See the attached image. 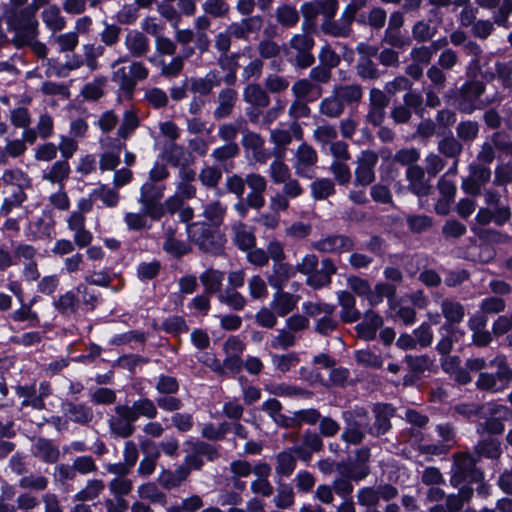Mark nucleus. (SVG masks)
I'll use <instances>...</instances> for the list:
<instances>
[{
    "label": "nucleus",
    "mask_w": 512,
    "mask_h": 512,
    "mask_svg": "<svg viewBox=\"0 0 512 512\" xmlns=\"http://www.w3.org/2000/svg\"><path fill=\"white\" fill-rule=\"evenodd\" d=\"M488 365L495 367L496 372H480L475 382L476 387L481 391L490 393L504 391L512 380V369L509 367L506 358L498 355Z\"/></svg>",
    "instance_id": "obj_1"
},
{
    "label": "nucleus",
    "mask_w": 512,
    "mask_h": 512,
    "mask_svg": "<svg viewBox=\"0 0 512 512\" xmlns=\"http://www.w3.org/2000/svg\"><path fill=\"white\" fill-rule=\"evenodd\" d=\"M186 231L188 238L205 252L215 253L221 247V236L212 231L204 222L188 224Z\"/></svg>",
    "instance_id": "obj_2"
},
{
    "label": "nucleus",
    "mask_w": 512,
    "mask_h": 512,
    "mask_svg": "<svg viewBox=\"0 0 512 512\" xmlns=\"http://www.w3.org/2000/svg\"><path fill=\"white\" fill-rule=\"evenodd\" d=\"M482 477V473L475 468V460L472 456L465 453H459L454 456L450 478L452 486L457 487L465 481L477 482L482 480Z\"/></svg>",
    "instance_id": "obj_3"
},
{
    "label": "nucleus",
    "mask_w": 512,
    "mask_h": 512,
    "mask_svg": "<svg viewBox=\"0 0 512 512\" xmlns=\"http://www.w3.org/2000/svg\"><path fill=\"white\" fill-rule=\"evenodd\" d=\"M346 428L341 438L352 445L361 443L365 431L369 430L368 416L364 409H356L354 412L344 414Z\"/></svg>",
    "instance_id": "obj_4"
},
{
    "label": "nucleus",
    "mask_w": 512,
    "mask_h": 512,
    "mask_svg": "<svg viewBox=\"0 0 512 512\" xmlns=\"http://www.w3.org/2000/svg\"><path fill=\"white\" fill-rule=\"evenodd\" d=\"M379 157L376 152L366 150L361 153L357 159V166L355 169V186L366 187L375 180V167L378 163Z\"/></svg>",
    "instance_id": "obj_5"
},
{
    "label": "nucleus",
    "mask_w": 512,
    "mask_h": 512,
    "mask_svg": "<svg viewBox=\"0 0 512 512\" xmlns=\"http://www.w3.org/2000/svg\"><path fill=\"white\" fill-rule=\"evenodd\" d=\"M115 415L109 418V428L113 435L127 438L134 432L133 414L128 405H117L114 408Z\"/></svg>",
    "instance_id": "obj_6"
},
{
    "label": "nucleus",
    "mask_w": 512,
    "mask_h": 512,
    "mask_svg": "<svg viewBox=\"0 0 512 512\" xmlns=\"http://www.w3.org/2000/svg\"><path fill=\"white\" fill-rule=\"evenodd\" d=\"M245 184L250 192L245 198L247 205L254 209H260L265 204L264 193L267 188V180L264 176L256 173L247 174Z\"/></svg>",
    "instance_id": "obj_7"
},
{
    "label": "nucleus",
    "mask_w": 512,
    "mask_h": 512,
    "mask_svg": "<svg viewBox=\"0 0 512 512\" xmlns=\"http://www.w3.org/2000/svg\"><path fill=\"white\" fill-rule=\"evenodd\" d=\"M484 92V85L479 81H471L466 83L461 88V95L459 99V108L467 113L480 108L483 102L480 96Z\"/></svg>",
    "instance_id": "obj_8"
},
{
    "label": "nucleus",
    "mask_w": 512,
    "mask_h": 512,
    "mask_svg": "<svg viewBox=\"0 0 512 512\" xmlns=\"http://www.w3.org/2000/svg\"><path fill=\"white\" fill-rule=\"evenodd\" d=\"M66 222L68 229L73 232V240L76 246L83 248L92 242L93 235L85 227V215H82L81 212L73 211L68 216Z\"/></svg>",
    "instance_id": "obj_9"
},
{
    "label": "nucleus",
    "mask_w": 512,
    "mask_h": 512,
    "mask_svg": "<svg viewBox=\"0 0 512 512\" xmlns=\"http://www.w3.org/2000/svg\"><path fill=\"white\" fill-rule=\"evenodd\" d=\"M102 148H111V150L104 151L99 157V169L101 171H112L120 163V151L124 144L117 139L107 137L100 140Z\"/></svg>",
    "instance_id": "obj_10"
},
{
    "label": "nucleus",
    "mask_w": 512,
    "mask_h": 512,
    "mask_svg": "<svg viewBox=\"0 0 512 512\" xmlns=\"http://www.w3.org/2000/svg\"><path fill=\"white\" fill-rule=\"evenodd\" d=\"M317 160V152L311 146L307 144L300 145L295 153V173L300 177L311 178V170Z\"/></svg>",
    "instance_id": "obj_11"
},
{
    "label": "nucleus",
    "mask_w": 512,
    "mask_h": 512,
    "mask_svg": "<svg viewBox=\"0 0 512 512\" xmlns=\"http://www.w3.org/2000/svg\"><path fill=\"white\" fill-rule=\"evenodd\" d=\"M311 246L322 253H343L353 248V242L344 235H330L313 242Z\"/></svg>",
    "instance_id": "obj_12"
},
{
    "label": "nucleus",
    "mask_w": 512,
    "mask_h": 512,
    "mask_svg": "<svg viewBox=\"0 0 512 512\" xmlns=\"http://www.w3.org/2000/svg\"><path fill=\"white\" fill-rule=\"evenodd\" d=\"M425 170L421 166H410L406 170L408 189L418 197L426 196L431 191L430 180L425 177Z\"/></svg>",
    "instance_id": "obj_13"
},
{
    "label": "nucleus",
    "mask_w": 512,
    "mask_h": 512,
    "mask_svg": "<svg viewBox=\"0 0 512 512\" xmlns=\"http://www.w3.org/2000/svg\"><path fill=\"white\" fill-rule=\"evenodd\" d=\"M337 271L334 262L325 258L321 262V268L315 269L309 276H307L306 284L313 289H321L327 287L331 283V277Z\"/></svg>",
    "instance_id": "obj_14"
},
{
    "label": "nucleus",
    "mask_w": 512,
    "mask_h": 512,
    "mask_svg": "<svg viewBox=\"0 0 512 512\" xmlns=\"http://www.w3.org/2000/svg\"><path fill=\"white\" fill-rule=\"evenodd\" d=\"M271 474V467L267 463H258L253 467V475L255 479L251 483V491L268 497L273 493V486L268 478Z\"/></svg>",
    "instance_id": "obj_15"
},
{
    "label": "nucleus",
    "mask_w": 512,
    "mask_h": 512,
    "mask_svg": "<svg viewBox=\"0 0 512 512\" xmlns=\"http://www.w3.org/2000/svg\"><path fill=\"white\" fill-rule=\"evenodd\" d=\"M302 128L297 122L291 123L287 128H275L270 131V140L277 148H285L293 139L302 138Z\"/></svg>",
    "instance_id": "obj_16"
},
{
    "label": "nucleus",
    "mask_w": 512,
    "mask_h": 512,
    "mask_svg": "<svg viewBox=\"0 0 512 512\" xmlns=\"http://www.w3.org/2000/svg\"><path fill=\"white\" fill-rule=\"evenodd\" d=\"M124 46L132 57H142L150 47V41L142 31L130 30L124 38Z\"/></svg>",
    "instance_id": "obj_17"
},
{
    "label": "nucleus",
    "mask_w": 512,
    "mask_h": 512,
    "mask_svg": "<svg viewBox=\"0 0 512 512\" xmlns=\"http://www.w3.org/2000/svg\"><path fill=\"white\" fill-rule=\"evenodd\" d=\"M375 422L369 427V432L375 435H381L390 428V418L394 414V409L387 404H377L374 407Z\"/></svg>",
    "instance_id": "obj_18"
},
{
    "label": "nucleus",
    "mask_w": 512,
    "mask_h": 512,
    "mask_svg": "<svg viewBox=\"0 0 512 512\" xmlns=\"http://www.w3.org/2000/svg\"><path fill=\"white\" fill-rule=\"evenodd\" d=\"M63 412L70 421L79 424H87L93 419L92 409L82 403L66 402Z\"/></svg>",
    "instance_id": "obj_19"
},
{
    "label": "nucleus",
    "mask_w": 512,
    "mask_h": 512,
    "mask_svg": "<svg viewBox=\"0 0 512 512\" xmlns=\"http://www.w3.org/2000/svg\"><path fill=\"white\" fill-rule=\"evenodd\" d=\"M298 299V296L288 292H276L270 307L278 316L284 317L296 307Z\"/></svg>",
    "instance_id": "obj_20"
},
{
    "label": "nucleus",
    "mask_w": 512,
    "mask_h": 512,
    "mask_svg": "<svg viewBox=\"0 0 512 512\" xmlns=\"http://www.w3.org/2000/svg\"><path fill=\"white\" fill-rule=\"evenodd\" d=\"M293 96L297 99L315 101L321 95V88L308 79L297 80L291 88Z\"/></svg>",
    "instance_id": "obj_21"
},
{
    "label": "nucleus",
    "mask_w": 512,
    "mask_h": 512,
    "mask_svg": "<svg viewBox=\"0 0 512 512\" xmlns=\"http://www.w3.org/2000/svg\"><path fill=\"white\" fill-rule=\"evenodd\" d=\"M233 240L239 249L248 251L255 245V235L244 223L237 222L232 226Z\"/></svg>",
    "instance_id": "obj_22"
},
{
    "label": "nucleus",
    "mask_w": 512,
    "mask_h": 512,
    "mask_svg": "<svg viewBox=\"0 0 512 512\" xmlns=\"http://www.w3.org/2000/svg\"><path fill=\"white\" fill-rule=\"evenodd\" d=\"M338 301L341 306L340 317L344 322H355L360 318V312L355 307V298L350 292L341 291Z\"/></svg>",
    "instance_id": "obj_23"
},
{
    "label": "nucleus",
    "mask_w": 512,
    "mask_h": 512,
    "mask_svg": "<svg viewBox=\"0 0 512 512\" xmlns=\"http://www.w3.org/2000/svg\"><path fill=\"white\" fill-rule=\"evenodd\" d=\"M383 324L382 318L373 311H368L365 316L363 322L357 325L356 329L362 338L366 340H371L375 337L376 331Z\"/></svg>",
    "instance_id": "obj_24"
},
{
    "label": "nucleus",
    "mask_w": 512,
    "mask_h": 512,
    "mask_svg": "<svg viewBox=\"0 0 512 512\" xmlns=\"http://www.w3.org/2000/svg\"><path fill=\"white\" fill-rule=\"evenodd\" d=\"M243 99L254 107L264 108L269 105L270 98L259 84H248L243 91Z\"/></svg>",
    "instance_id": "obj_25"
},
{
    "label": "nucleus",
    "mask_w": 512,
    "mask_h": 512,
    "mask_svg": "<svg viewBox=\"0 0 512 512\" xmlns=\"http://www.w3.org/2000/svg\"><path fill=\"white\" fill-rule=\"evenodd\" d=\"M41 18L46 27L53 33L61 31L66 26L65 18L61 15L60 9L56 5H49L41 12Z\"/></svg>",
    "instance_id": "obj_26"
},
{
    "label": "nucleus",
    "mask_w": 512,
    "mask_h": 512,
    "mask_svg": "<svg viewBox=\"0 0 512 512\" xmlns=\"http://www.w3.org/2000/svg\"><path fill=\"white\" fill-rule=\"evenodd\" d=\"M191 82V90L200 95L209 94L214 87L220 85V77L218 72L213 70L208 72L204 77L201 78H192Z\"/></svg>",
    "instance_id": "obj_27"
},
{
    "label": "nucleus",
    "mask_w": 512,
    "mask_h": 512,
    "mask_svg": "<svg viewBox=\"0 0 512 512\" xmlns=\"http://www.w3.org/2000/svg\"><path fill=\"white\" fill-rule=\"evenodd\" d=\"M264 139L257 133L246 131L242 138V144L252 151L254 158L259 162H265L267 154L263 150Z\"/></svg>",
    "instance_id": "obj_28"
},
{
    "label": "nucleus",
    "mask_w": 512,
    "mask_h": 512,
    "mask_svg": "<svg viewBox=\"0 0 512 512\" xmlns=\"http://www.w3.org/2000/svg\"><path fill=\"white\" fill-rule=\"evenodd\" d=\"M236 100L237 92L235 90L230 88L222 90L218 97V107L214 112L215 117L220 119L229 116L233 110Z\"/></svg>",
    "instance_id": "obj_29"
},
{
    "label": "nucleus",
    "mask_w": 512,
    "mask_h": 512,
    "mask_svg": "<svg viewBox=\"0 0 512 512\" xmlns=\"http://www.w3.org/2000/svg\"><path fill=\"white\" fill-rule=\"evenodd\" d=\"M323 446L322 440L316 433L307 432L303 437V443L296 447L294 452L303 460H308L313 452L319 451Z\"/></svg>",
    "instance_id": "obj_30"
},
{
    "label": "nucleus",
    "mask_w": 512,
    "mask_h": 512,
    "mask_svg": "<svg viewBox=\"0 0 512 512\" xmlns=\"http://www.w3.org/2000/svg\"><path fill=\"white\" fill-rule=\"evenodd\" d=\"M129 408L135 421H137L140 417L154 419L158 414L155 403L149 398H140L134 401L133 404L129 406Z\"/></svg>",
    "instance_id": "obj_31"
},
{
    "label": "nucleus",
    "mask_w": 512,
    "mask_h": 512,
    "mask_svg": "<svg viewBox=\"0 0 512 512\" xmlns=\"http://www.w3.org/2000/svg\"><path fill=\"white\" fill-rule=\"evenodd\" d=\"M175 232L172 227L165 229V242L163 249L174 257H181L190 251L189 245L175 238Z\"/></svg>",
    "instance_id": "obj_32"
},
{
    "label": "nucleus",
    "mask_w": 512,
    "mask_h": 512,
    "mask_svg": "<svg viewBox=\"0 0 512 512\" xmlns=\"http://www.w3.org/2000/svg\"><path fill=\"white\" fill-rule=\"evenodd\" d=\"M343 101L338 98L334 91L328 97H325L319 105V111L326 117L338 118L344 112Z\"/></svg>",
    "instance_id": "obj_33"
},
{
    "label": "nucleus",
    "mask_w": 512,
    "mask_h": 512,
    "mask_svg": "<svg viewBox=\"0 0 512 512\" xmlns=\"http://www.w3.org/2000/svg\"><path fill=\"white\" fill-rule=\"evenodd\" d=\"M199 279L204 286L205 292L208 294H214L219 292L221 289L224 273L219 270L210 268L205 270L200 275Z\"/></svg>",
    "instance_id": "obj_34"
},
{
    "label": "nucleus",
    "mask_w": 512,
    "mask_h": 512,
    "mask_svg": "<svg viewBox=\"0 0 512 512\" xmlns=\"http://www.w3.org/2000/svg\"><path fill=\"white\" fill-rule=\"evenodd\" d=\"M441 311L449 324L460 323L465 316L463 305L450 299L441 302Z\"/></svg>",
    "instance_id": "obj_35"
},
{
    "label": "nucleus",
    "mask_w": 512,
    "mask_h": 512,
    "mask_svg": "<svg viewBox=\"0 0 512 512\" xmlns=\"http://www.w3.org/2000/svg\"><path fill=\"white\" fill-rule=\"evenodd\" d=\"M310 189L314 200H325L335 193V184L329 178H317L311 183Z\"/></svg>",
    "instance_id": "obj_36"
},
{
    "label": "nucleus",
    "mask_w": 512,
    "mask_h": 512,
    "mask_svg": "<svg viewBox=\"0 0 512 512\" xmlns=\"http://www.w3.org/2000/svg\"><path fill=\"white\" fill-rule=\"evenodd\" d=\"M333 91L343 101L344 106L358 103L362 98V89L358 84L339 85L334 87Z\"/></svg>",
    "instance_id": "obj_37"
},
{
    "label": "nucleus",
    "mask_w": 512,
    "mask_h": 512,
    "mask_svg": "<svg viewBox=\"0 0 512 512\" xmlns=\"http://www.w3.org/2000/svg\"><path fill=\"white\" fill-rule=\"evenodd\" d=\"M396 292V288L392 284L387 283H378L375 285L372 290L369 288V293L367 294V300L371 306H376L381 303L384 297L388 298L391 301V298L394 297Z\"/></svg>",
    "instance_id": "obj_38"
},
{
    "label": "nucleus",
    "mask_w": 512,
    "mask_h": 512,
    "mask_svg": "<svg viewBox=\"0 0 512 512\" xmlns=\"http://www.w3.org/2000/svg\"><path fill=\"white\" fill-rule=\"evenodd\" d=\"M227 206L220 201H213L204 206L203 216L214 226H220L226 215Z\"/></svg>",
    "instance_id": "obj_39"
},
{
    "label": "nucleus",
    "mask_w": 512,
    "mask_h": 512,
    "mask_svg": "<svg viewBox=\"0 0 512 512\" xmlns=\"http://www.w3.org/2000/svg\"><path fill=\"white\" fill-rule=\"evenodd\" d=\"M70 174V166L67 161H56L51 168L45 172L42 178L46 181L52 183H58L62 186V183L65 179L68 178Z\"/></svg>",
    "instance_id": "obj_40"
},
{
    "label": "nucleus",
    "mask_w": 512,
    "mask_h": 512,
    "mask_svg": "<svg viewBox=\"0 0 512 512\" xmlns=\"http://www.w3.org/2000/svg\"><path fill=\"white\" fill-rule=\"evenodd\" d=\"M1 180L6 185L16 186L18 190L22 191L31 185V180L27 174L18 168L5 170L2 174Z\"/></svg>",
    "instance_id": "obj_41"
},
{
    "label": "nucleus",
    "mask_w": 512,
    "mask_h": 512,
    "mask_svg": "<svg viewBox=\"0 0 512 512\" xmlns=\"http://www.w3.org/2000/svg\"><path fill=\"white\" fill-rule=\"evenodd\" d=\"M140 119L133 109H127L123 113L120 127L117 134L120 138L126 140L139 126Z\"/></svg>",
    "instance_id": "obj_42"
},
{
    "label": "nucleus",
    "mask_w": 512,
    "mask_h": 512,
    "mask_svg": "<svg viewBox=\"0 0 512 512\" xmlns=\"http://www.w3.org/2000/svg\"><path fill=\"white\" fill-rule=\"evenodd\" d=\"M271 361L275 369L284 374L296 367L300 359L297 353L290 352L287 354H271Z\"/></svg>",
    "instance_id": "obj_43"
},
{
    "label": "nucleus",
    "mask_w": 512,
    "mask_h": 512,
    "mask_svg": "<svg viewBox=\"0 0 512 512\" xmlns=\"http://www.w3.org/2000/svg\"><path fill=\"white\" fill-rule=\"evenodd\" d=\"M165 191L164 185H158L155 182L147 181L140 188L139 203L160 201Z\"/></svg>",
    "instance_id": "obj_44"
},
{
    "label": "nucleus",
    "mask_w": 512,
    "mask_h": 512,
    "mask_svg": "<svg viewBox=\"0 0 512 512\" xmlns=\"http://www.w3.org/2000/svg\"><path fill=\"white\" fill-rule=\"evenodd\" d=\"M35 454L47 463H54L59 458V450L50 441L39 439L35 444Z\"/></svg>",
    "instance_id": "obj_45"
},
{
    "label": "nucleus",
    "mask_w": 512,
    "mask_h": 512,
    "mask_svg": "<svg viewBox=\"0 0 512 512\" xmlns=\"http://www.w3.org/2000/svg\"><path fill=\"white\" fill-rule=\"evenodd\" d=\"M105 485L102 480L92 479L89 480L86 486L74 495L76 501H90L99 496L103 491Z\"/></svg>",
    "instance_id": "obj_46"
},
{
    "label": "nucleus",
    "mask_w": 512,
    "mask_h": 512,
    "mask_svg": "<svg viewBox=\"0 0 512 512\" xmlns=\"http://www.w3.org/2000/svg\"><path fill=\"white\" fill-rule=\"evenodd\" d=\"M112 81L118 85L120 91H122L125 96L131 97L135 87L129 70L127 71L125 67L118 68L112 74Z\"/></svg>",
    "instance_id": "obj_47"
},
{
    "label": "nucleus",
    "mask_w": 512,
    "mask_h": 512,
    "mask_svg": "<svg viewBox=\"0 0 512 512\" xmlns=\"http://www.w3.org/2000/svg\"><path fill=\"white\" fill-rule=\"evenodd\" d=\"M138 496L142 499L149 500L153 503H160L162 505L166 504V496L162 493L156 484L152 482H148L142 484L137 489Z\"/></svg>",
    "instance_id": "obj_48"
},
{
    "label": "nucleus",
    "mask_w": 512,
    "mask_h": 512,
    "mask_svg": "<svg viewBox=\"0 0 512 512\" xmlns=\"http://www.w3.org/2000/svg\"><path fill=\"white\" fill-rule=\"evenodd\" d=\"M248 292L253 300H264L268 296V287L260 275H253L248 279Z\"/></svg>",
    "instance_id": "obj_49"
},
{
    "label": "nucleus",
    "mask_w": 512,
    "mask_h": 512,
    "mask_svg": "<svg viewBox=\"0 0 512 512\" xmlns=\"http://www.w3.org/2000/svg\"><path fill=\"white\" fill-rule=\"evenodd\" d=\"M52 41L58 46L60 52H71L77 47L79 36L77 32L70 31L53 36Z\"/></svg>",
    "instance_id": "obj_50"
},
{
    "label": "nucleus",
    "mask_w": 512,
    "mask_h": 512,
    "mask_svg": "<svg viewBox=\"0 0 512 512\" xmlns=\"http://www.w3.org/2000/svg\"><path fill=\"white\" fill-rule=\"evenodd\" d=\"M218 299L221 303H224L237 311L242 310L246 305V299L244 296L235 289L227 288L218 295Z\"/></svg>",
    "instance_id": "obj_51"
},
{
    "label": "nucleus",
    "mask_w": 512,
    "mask_h": 512,
    "mask_svg": "<svg viewBox=\"0 0 512 512\" xmlns=\"http://www.w3.org/2000/svg\"><path fill=\"white\" fill-rule=\"evenodd\" d=\"M269 175L273 183L281 184L291 177V171L282 160L275 159L269 166Z\"/></svg>",
    "instance_id": "obj_52"
},
{
    "label": "nucleus",
    "mask_w": 512,
    "mask_h": 512,
    "mask_svg": "<svg viewBox=\"0 0 512 512\" xmlns=\"http://www.w3.org/2000/svg\"><path fill=\"white\" fill-rule=\"evenodd\" d=\"M92 197L100 199L106 207H115L119 202V194L115 189L101 185L92 190Z\"/></svg>",
    "instance_id": "obj_53"
},
{
    "label": "nucleus",
    "mask_w": 512,
    "mask_h": 512,
    "mask_svg": "<svg viewBox=\"0 0 512 512\" xmlns=\"http://www.w3.org/2000/svg\"><path fill=\"white\" fill-rule=\"evenodd\" d=\"M506 419L488 417L483 423L477 426V433L484 438L485 434L499 435L504 431L503 421Z\"/></svg>",
    "instance_id": "obj_54"
},
{
    "label": "nucleus",
    "mask_w": 512,
    "mask_h": 512,
    "mask_svg": "<svg viewBox=\"0 0 512 512\" xmlns=\"http://www.w3.org/2000/svg\"><path fill=\"white\" fill-rule=\"evenodd\" d=\"M274 504L280 509H286L294 503V492L291 486L287 484L279 485L277 494L274 497Z\"/></svg>",
    "instance_id": "obj_55"
},
{
    "label": "nucleus",
    "mask_w": 512,
    "mask_h": 512,
    "mask_svg": "<svg viewBox=\"0 0 512 512\" xmlns=\"http://www.w3.org/2000/svg\"><path fill=\"white\" fill-rule=\"evenodd\" d=\"M481 414L487 417L507 420L512 417V412L508 407L493 402L481 405Z\"/></svg>",
    "instance_id": "obj_56"
},
{
    "label": "nucleus",
    "mask_w": 512,
    "mask_h": 512,
    "mask_svg": "<svg viewBox=\"0 0 512 512\" xmlns=\"http://www.w3.org/2000/svg\"><path fill=\"white\" fill-rule=\"evenodd\" d=\"M296 459L291 452L283 451L277 455L276 472L289 476L295 469Z\"/></svg>",
    "instance_id": "obj_57"
},
{
    "label": "nucleus",
    "mask_w": 512,
    "mask_h": 512,
    "mask_svg": "<svg viewBox=\"0 0 512 512\" xmlns=\"http://www.w3.org/2000/svg\"><path fill=\"white\" fill-rule=\"evenodd\" d=\"M77 305L78 299L72 291H67L54 302V307L61 313H74Z\"/></svg>",
    "instance_id": "obj_58"
},
{
    "label": "nucleus",
    "mask_w": 512,
    "mask_h": 512,
    "mask_svg": "<svg viewBox=\"0 0 512 512\" xmlns=\"http://www.w3.org/2000/svg\"><path fill=\"white\" fill-rule=\"evenodd\" d=\"M9 120L16 128L26 129L30 126L32 118L27 108L17 107L10 110Z\"/></svg>",
    "instance_id": "obj_59"
},
{
    "label": "nucleus",
    "mask_w": 512,
    "mask_h": 512,
    "mask_svg": "<svg viewBox=\"0 0 512 512\" xmlns=\"http://www.w3.org/2000/svg\"><path fill=\"white\" fill-rule=\"evenodd\" d=\"M480 311L486 316L489 314H498L505 310V301L496 296L484 298L479 305Z\"/></svg>",
    "instance_id": "obj_60"
},
{
    "label": "nucleus",
    "mask_w": 512,
    "mask_h": 512,
    "mask_svg": "<svg viewBox=\"0 0 512 512\" xmlns=\"http://www.w3.org/2000/svg\"><path fill=\"white\" fill-rule=\"evenodd\" d=\"M108 487L116 498H123L132 491L133 482L125 477H116L109 482Z\"/></svg>",
    "instance_id": "obj_61"
},
{
    "label": "nucleus",
    "mask_w": 512,
    "mask_h": 512,
    "mask_svg": "<svg viewBox=\"0 0 512 512\" xmlns=\"http://www.w3.org/2000/svg\"><path fill=\"white\" fill-rule=\"evenodd\" d=\"M329 170L340 185H347L350 182L351 171L344 161L334 160L331 163Z\"/></svg>",
    "instance_id": "obj_62"
},
{
    "label": "nucleus",
    "mask_w": 512,
    "mask_h": 512,
    "mask_svg": "<svg viewBox=\"0 0 512 512\" xmlns=\"http://www.w3.org/2000/svg\"><path fill=\"white\" fill-rule=\"evenodd\" d=\"M277 21L284 26H295L299 20L297 10L289 5H283L276 11Z\"/></svg>",
    "instance_id": "obj_63"
},
{
    "label": "nucleus",
    "mask_w": 512,
    "mask_h": 512,
    "mask_svg": "<svg viewBox=\"0 0 512 512\" xmlns=\"http://www.w3.org/2000/svg\"><path fill=\"white\" fill-rule=\"evenodd\" d=\"M295 342L296 337L294 333L288 329H281L278 331L277 335L271 339L270 346L273 349H287L292 347Z\"/></svg>",
    "instance_id": "obj_64"
}]
</instances>
